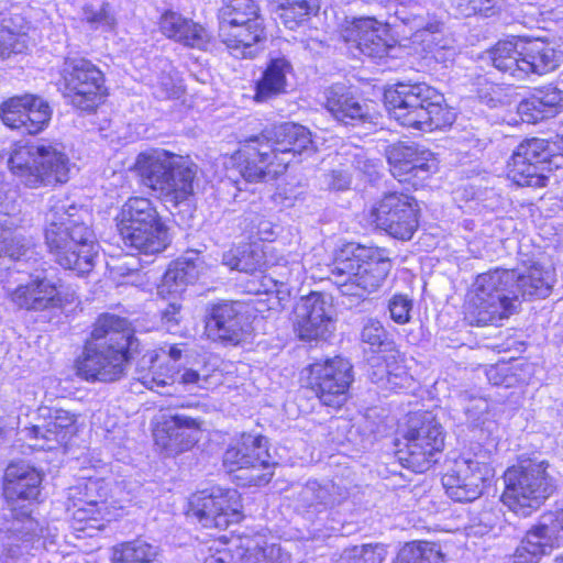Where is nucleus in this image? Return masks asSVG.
Wrapping results in <instances>:
<instances>
[{"instance_id":"nucleus-1","label":"nucleus","mask_w":563,"mask_h":563,"mask_svg":"<svg viewBox=\"0 0 563 563\" xmlns=\"http://www.w3.org/2000/svg\"><path fill=\"white\" fill-rule=\"evenodd\" d=\"M41 473L25 462L11 463L4 473L3 494L7 500L14 504L18 500H34L40 494ZM7 526L0 529L8 533L5 558L22 555L30 550L47 549L54 544V536L46 528L40 527L38 522L31 517L30 510L23 507L18 511L11 505L8 514H4Z\"/></svg>"},{"instance_id":"nucleus-2","label":"nucleus","mask_w":563,"mask_h":563,"mask_svg":"<svg viewBox=\"0 0 563 563\" xmlns=\"http://www.w3.org/2000/svg\"><path fill=\"white\" fill-rule=\"evenodd\" d=\"M65 200L51 205L46 213L45 242L54 261L65 269L87 274L95 266L99 244L93 230Z\"/></svg>"},{"instance_id":"nucleus-3","label":"nucleus","mask_w":563,"mask_h":563,"mask_svg":"<svg viewBox=\"0 0 563 563\" xmlns=\"http://www.w3.org/2000/svg\"><path fill=\"white\" fill-rule=\"evenodd\" d=\"M132 170L143 186L174 206L194 195L197 166L188 157L163 148H148L137 154Z\"/></svg>"},{"instance_id":"nucleus-4","label":"nucleus","mask_w":563,"mask_h":563,"mask_svg":"<svg viewBox=\"0 0 563 563\" xmlns=\"http://www.w3.org/2000/svg\"><path fill=\"white\" fill-rule=\"evenodd\" d=\"M385 103L399 124L420 131L443 129L455 120L443 96L424 82L397 84L385 91Z\"/></svg>"},{"instance_id":"nucleus-5","label":"nucleus","mask_w":563,"mask_h":563,"mask_svg":"<svg viewBox=\"0 0 563 563\" xmlns=\"http://www.w3.org/2000/svg\"><path fill=\"white\" fill-rule=\"evenodd\" d=\"M8 165L21 183L30 188L65 184L69 179L70 161L64 146L41 140L15 146Z\"/></svg>"},{"instance_id":"nucleus-6","label":"nucleus","mask_w":563,"mask_h":563,"mask_svg":"<svg viewBox=\"0 0 563 563\" xmlns=\"http://www.w3.org/2000/svg\"><path fill=\"white\" fill-rule=\"evenodd\" d=\"M254 0H222L219 36L235 58H254L264 48L266 32Z\"/></svg>"},{"instance_id":"nucleus-7","label":"nucleus","mask_w":563,"mask_h":563,"mask_svg":"<svg viewBox=\"0 0 563 563\" xmlns=\"http://www.w3.org/2000/svg\"><path fill=\"white\" fill-rule=\"evenodd\" d=\"M515 283L514 269H495L478 275L467 305L472 322L477 325L494 324L516 312L520 300Z\"/></svg>"},{"instance_id":"nucleus-8","label":"nucleus","mask_w":563,"mask_h":563,"mask_svg":"<svg viewBox=\"0 0 563 563\" xmlns=\"http://www.w3.org/2000/svg\"><path fill=\"white\" fill-rule=\"evenodd\" d=\"M115 221L124 245L141 253H159L170 242L168 228L147 198H129L122 205Z\"/></svg>"},{"instance_id":"nucleus-9","label":"nucleus","mask_w":563,"mask_h":563,"mask_svg":"<svg viewBox=\"0 0 563 563\" xmlns=\"http://www.w3.org/2000/svg\"><path fill=\"white\" fill-rule=\"evenodd\" d=\"M545 461L525 460L504 474L505 489L501 501L512 512L528 517L553 494V478Z\"/></svg>"},{"instance_id":"nucleus-10","label":"nucleus","mask_w":563,"mask_h":563,"mask_svg":"<svg viewBox=\"0 0 563 563\" xmlns=\"http://www.w3.org/2000/svg\"><path fill=\"white\" fill-rule=\"evenodd\" d=\"M360 252L353 257H338L331 269L334 284L340 292L346 297L364 299L380 288L391 269V262L380 251H375L362 260L365 249L357 247Z\"/></svg>"},{"instance_id":"nucleus-11","label":"nucleus","mask_w":563,"mask_h":563,"mask_svg":"<svg viewBox=\"0 0 563 563\" xmlns=\"http://www.w3.org/2000/svg\"><path fill=\"white\" fill-rule=\"evenodd\" d=\"M360 252L353 257H338L331 269L334 284L340 292L346 297L364 299L380 288L391 269V262L380 251H375L362 260L365 249L357 247Z\"/></svg>"},{"instance_id":"nucleus-12","label":"nucleus","mask_w":563,"mask_h":563,"mask_svg":"<svg viewBox=\"0 0 563 563\" xmlns=\"http://www.w3.org/2000/svg\"><path fill=\"white\" fill-rule=\"evenodd\" d=\"M561 145L544 139L522 141L514 151L507 165V175L521 187H543L547 173L562 164Z\"/></svg>"},{"instance_id":"nucleus-13","label":"nucleus","mask_w":563,"mask_h":563,"mask_svg":"<svg viewBox=\"0 0 563 563\" xmlns=\"http://www.w3.org/2000/svg\"><path fill=\"white\" fill-rule=\"evenodd\" d=\"M404 439L405 449L399 450V459L416 473L429 470L433 456L444 446L442 427L430 412L410 416Z\"/></svg>"},{"instance_id":"nucleus-14","label":"nucleus","mask_w":563,"mask_h":563,"mask_svg":"<svg viewBox=\"0 0 563 563\" xmlns=\"http://www.w3.org/2000/svg\"><path fill=\"white\" fill-rule=\"evenodd\" d=\"M57 86L74 107L84 111L93 110L106 91L103 74L81 57L65 58Z\"/></svg>"},{"instance_id":"nucleus-15","label":"nucleus","mask_w":563,"mask_h":563,"mask_svg":"<svg viewBox=\"0 0 563 563\" xmlns=\"http://www.w3.org/2000/svg\"><path fill=\"white\" fill-rule=\"evenodd\" d=\"M189 516L205 528L227 529L243 519L240 495L221 487L202 490L190 499Z\"/></svg>"},{"instance_id":"nucleus-16","label":"nucleus","mask_w":563,"mask_h":563,"mask_svg":"<svg viewBox=\"0 0 563 563\" xmlns=\"http://www.w3.org/2000/svg\"><path fill=\"white\" fill-rule=\"evenodd\" d=\"M309 386L322 405L340 408L347 400L353 366L341 356L317 362L309 367Z\"/></svg>"},{"instance_id":"nucleus-17","label":"nucleus","mask_w":563,"mask_h":563,"mask_svg":"<svg viewBox=\"0 0 563 563\" xmlns=\"http://www.w3.org/2000/svg\"><path fill=\"white\" fill-rule=\"evenodd\" d=\"M78 416L56 406H41L37 409V421L25 428V438L34 440L33 446L53 450L66 444L78 431Z\"/></svg>"},{"instance_id":"nucleus-18","label":"nucleus","mask_w":563,"mask_h":563,"mask_svg":"<svg viewBox=\"0 0 563 563\" xmlns=\"http://www.w3.org/2000/svg\"><path fill=\"white\" fill-rule=\"evenodd\" d=\"M493 476L489 464L478 457L461 456L452 468L442 476V485L450 498L460 503L477 499L486 482Z\"/></svg>"},{"instance_id":"nucleus-19","label":"nucleus","mask_w":563,"mask_h":563,"mask_svg":"<svg viewBox=\"0 0 563 563\" xmlns=\"http://www.w3.org/2000/svg\"><path fill=\"white\" fill-rule=\"evenodd\" d=\"M563 545V508L544 512L521 540L514 563H538L542 555Z\"/></svg>"},{"instance_id":"nucleus-20","label":"nucleus","mask_w":563,"mask_h":563,"mask_svg":"<svg viewBox=\"0 0 563 563\" xmlns=\"http://www.w3.org/2000/svg\"><path fill=\"white\" fill-rule=\"evenodd\" d=\"M369 218L377 228L399 240H410L418 228L413 199L404 194L391 192L371 210Z\"/></svg>"},{"instance_id":"nucleus-21","label":"nucleus","mask_w":563,"mask_h":563,"mask_svg":"<svg viewBox=\"0 0 563 563\" xmlns=\"http://www.w3.org/2000/svg\"><path fill=\"white\" fill-rule=\"evenodd\" d=\"M48 102L36 95L14 96L1 103L0 118L10 129L29 134L43 131L52 119Z\"/></svg>"},{"instance_id":"nucleus-22","label":"nucleus","mask_w":563,"mask_h":563,"mask_svg":"<svg viewBox=\"0 0 563 563\" xmlns=\"http://www.w3.org/2000/svg\"><path fill=\"white\" fill-rule=\"evenodd\" d=\"M262 139L258 135L251 136L240 151L243 161L238 166L239 173L249 183L275 179L287 169V161L276 157L269 142Z\"/></svg>"},{"instance_id":"nucleus-23","label":"nucleus","mask_w":563,"mask_h":563,"mask_svg":"<svg viewBox=\"0 0 563 563\" xmlns=\"http://www.w3.org/2000/svg\"><path fill=\"white\" fill-rule=\"evenodd\" d=\"M390 172L400 183L426 179L433 168L432 153L415 142H398L386 148Z\"/></svg>"},{"instance_id":"nucleus-24","label":"nucleus","mask_w":563,"mask_h":563,"mask_svg":"<svg viewBox=\"0 0 563 563\" xmlns=\"http://www.w3.org/2000/svg\"><path fill=\"white\" fill-rule=\"evenodd\" d=\"M128 361L129 355L87 342L77 373L87 380L111 383L124 376Z\"/></svg>"},{"instance_id":"nucleus-25","label":"nucleus","mask_w":563,"mask_h":563,"mask_svg":"<svg viewBox=\"0 0 563 563\" xmlns=\"http://www.w3.org/2000/svg\"><path fill=\"white\" fill-rule=\"evenodd\" d=\"M331 305L324 295L310 292L295 308V328L301 340L324 339L332 327Z\"/></svg>"},{"instance_id":"nucleus-26","label":"nucleus","mask_w":563,"mask_h":563,"mask_svg":"<svg viewBox=\"0 0 563 563\" xmlns=\"http://www.w3.org/2000/svg\"><path fill=\"white\" fill-rule=\"evenodd\" d=\"M342 37L372 58H383L394 47L388 26L374 18L354 20L343 30Z\"/></svg>"},{"instance_id":"nucleus-27","label":"nucleus","mask_w":563,"mask_h":563,"mask_svg":"<svg viewBox=\"0 0 563 563\" xmlns=\"http://www.w3.org/2000/svg\"><path fill=\"white\" fill-rule=\"evenodd\" d=\"M200 423L186 415L163 413L154 438L168 454H178L192 448L198 441L197 433Z\"/></svg>"},{"instance_id":"nucleus-28","label":"nucleus","mask_w":563,"mask_h":563,"mask_svg":"<svg viewBox=\"0 0 563 563\" xmlns=\"http://www.w3.org/2000/svg\"><path fill=\"white\" fill-rule=\"evenodd\" d=\"M258 136L269 142L272 152L276 157H284L287 166L297 154L311 151L312 140L310 131L292 122H285L265 130Z\"/></svg>"},{"instance_id":"nucleus-29","label":"nucleus","mask_w":563,"mask_h":563,"mask_svg":"<svg viewBox=\"0 0 563 563\" xmlns=\"http://www.w3.org/2000/svg\"><path fill=\"white\" fill-rule=\"evenodd\" d=\"M241 305L238 302H221L210 309L206 323L208 335L225 344L236 345L243 338Z\"/></svg>"},{"instance_id":"nucleus-30","label":"nucleus","mask_w":563,"mask_h":563,"mask_svg":"<svg viewBox=\"0 0 563 563\" xmlns=\"http://www.w3.org/2000/svg\"><path fill=\"white\" fill-rule=\"evenodd\" d=\"M267 459H271L267 439L262 435L243 433L236 443L224 452L223 464L230 472L243 471L247 466L265 465Z\"/></svg>"},{"instance_id":"nucleus-31","label":"nucleus","mask_w":563,"mask_h":563,"mask_svg":"<svg viewBox=\"0 0 563 563\" xmlns=\"http://www.w3.org/2000/svg\"><path fill=\"white\" fill-rule=\"evenodd\" d=\"M132 341V330L125 318L103 314L96 321L91 332V340L88 343L102 345L109 350H115L129 355Z\"/></svg>"},{"instance_id":"nucleus-32","label":"nucleus","mask_w":563,"mask_h":563,"mask_svg":"<svg viewBox=\"0 0 563 563\" xmlns=\"http://www.w3.org/2000/svg\"><path fill=\"white\" fill-rule=\"evenodd\" d=\"M221 542L213 543L209 548L210 554L206 558V563H285L282 549L276 544L264 548L255 545L253 548H238L232 553L228 547H218Z\"/></svg>"},{"instance_id":"nucleus-33","label":"nucleus","mask_w":563,"mask_h":563,"mask_svg":"<svg viewBox=\"0 0 563 563\" xmlns=\"http://www.w3.org/2000/svg\"><path fill=\"white\" fill-rule=\"evenodd\" d=\"M159 29L167 37L194 48L203 49L210 41L203 26L176 12L164 13L159 20Z\"/></svg>"},{"instance_id":"nucleus-34","label":"nucleus","mask_w":563,"mask_h":563,"mask_svg":"<svg viewBox=\"0 0 563 563\" xmlns=\"http://www.w3.org/2000/svg\"><path fill=\"white\" fill-rule=\"evenodd\" d=\"M350 494V488L342 479L323 484L309 481L299 494V501L306 508H314L320 511L342 504Z\"/></svg>"},{"instance_id":"nucleus-35","label":"nucleus","mask_w":563,"mask_h":563,"mask_svg":"<svg viewBox=\"0 0 563 563\" xmlns=\"http://www.w3.org/2000/svg\"><path fill=\"white\" fill-rule=\"evenodd\" d=\"M520 52L523 79L530 74L541 76L554 70L562 58L560 51L541 40L523 41Z\"/></svg>"},{"instance_id":"nucleus-36","label":"nucleus","mask_w":563,"mask_h":563,"mask_svg":"<svg viewBox=\"0 0 563 563\" xmlns=\"http://www.w3.org/2000/svg\"><path fill=\"white\" fill-rule=\"evenodd\" d=\"M10 298L19 308L26 310H44L55 305L56 287L47 279L36 276L25 284L19 285Z\"/></svg>"},{"instance_id":"nucleus-37","label":"nucleus","mask_w":563,"mask_h":563,"mask_svg":"<svg viewBox=\"0 0 563 563\" xmlns=\"http://www.w3.org/2000/svg\"><path fill=\"white\" fill-rule=\"evenodd\" d=\"M325 108L334 119L345 124L362 121L367 114L365 106L353 96L347 87L341 84L327 89Z\"/></svg>"},{"instance_id":"nucleus-38","label":"nucleus","mask_w":563,"mask_h":563,"mask_svg":"<svg viewBox=\"0 0 563 563\" xmlns=\"http://www.w3.org/2000/svg\"><path fill=\"white\" fill-rule=\"evenodd\" d=\"M97 499L78 498L71 501L67 510L71 514L70 526L82 537H93L104 528V508ZM81 538V534L78 536Z\"/></svg>"},{"instance_id":"nucleus-39","label":"nucleus","mask_w":563,"mask_h":563,"mask_svg":"<svg viewBox=\"0 0 563 563\" xmlns=\"http://www.w3.org/2000/svg\"><path fill=\"white\" fill-rule=\"evenodd\" d=\"M360 339L363 344L367 345L364 352L366 362L372 367L379 366L382 356L394 352L397 347L383 323L373 318L363 323Z\"/></svg>"},{"instance_id":"nucleus-40","label":"nucleus","mask_w":563,"mask_h":563,"mask_svg":"<svg viewBox=\"0 0 563 563\" xmlns=\"http://www.w3.org/2000/svg\"><path fill=\"white\" fill-rule=\"evenodd\" d=\"M199 276V266L192 258H178L169 264L161 284L158 295L162 297L180 295L189 284Z\"/></svg>"},{"instance_id":"nucleus-41","label":"nucleus","mask_w":563,"mask_h":563,"mask_svg":"<svg viewBox=\"0 0 563 563\" xmlns=\"http://www.w3.org/2000/svg\"><path fill=\"white\" fill-rule=\"evenodd\" d=\"M290 70L291 65L285 57L273 58L257 81L255 99L267 101L284 93L287 85L286 76Z\"/></svg>"},{"instance_id":"nucleus-42","label":"nucleus","mask_w":563,"mask_h":563,"mask_svg":"<svg viewBox=\"0 0 563 563\" xmlns=\"http://www.w3.org/2000/svg\"><path fill=\"white\" fill-rule=\"evenodd\" d=\"M378 369L373 372L372 378L376 382L386 380L390 389L410 388L413 384L412 376L404 365L401 354L396 347L394 352L383 355Z\"/></svg>"},{"instance_id":"nucleus-43","label":"nucleus","mask_w":563,"mask_h":563,"mask_svg":"<svg viewBox=\"0 0 563 563\" xmlns=\"http://www.w3.org/2000/svg\"><path fill=\"white\" fill-rule=\"evenodd\" d=\"M523 40L499 41L489 52L493 66L517 79H523L521 52Z\"/></svg>"},{"instance_id":"nucleus-44","label":"nucleus","mask_w":563,"mask_h":563,"mask_svg":"<svg viewBox=\"0 0 563 563\" xmlns=\"http://www.w3.org/2000/svg\"><path fill=\"white\" fill-rule=\"evenodd\" d=\"M552 273L543 269L539 265H532L525 273L516 271L515 290H517L518 298L536 297L545 298L549 296L552 288Z\"/></svg>"},{"instance_id":"nucleus-45","label":"nucleus","mask_w":563,"mask_h":563,"mask_svg":"<svg viewBox=\"0 0 563 563\" xmlns=\"http://www.w3.org/2000/svg\"><path fill=\"white\" fill-rule=\"evenodd\" d=\"M27 48L26 35L22 32V18H3L0 22V59L22 54Z\"/></svg>"},{"instance_id":"nucleus-46","label":"nucleus","mask_w":563,"mask_h":563,"mask_svg":"<svg viewBox=\"0 0 563 563\" xmlns=\"http://www.w3.org/2000/svg\"><path fill=\"white\" fill-rule=\"evenodd\" d=\"M157 556V547L137 539L113 547L111 560L113 563H153Z\"/></svg>"},{"instance_id":"nucleus-47","label":"nucleus","mask_w":563,"mask_h":563,"mask_svg":"<svg viewBox=\"0 0 563 563\" xmlns=\"http://www.w3.org/2000/svg\"><path fill=\"white\" fill-rule=\"evenodd\" d=\"M33 242L22 234L18 228L0 229V260L8 256L11 260H30L33 255Z\"/></svg>"},{"instance_id":"nucleus-48","label":"nucleus","mask_w":563,"mask_h":563,"mask_svg":"<svg viewBox=\"0 0 563 563\" xmlns=\"http://www.w3.org/2000/svg\"><path fill=\"white\" fill-rule=\"evenodd\" d=\"M394 563H445L440 548L430 542L407 543L398 552Z\"/></svg>"},{"instance_id":"nucleus-49","label":"nucleus","mask_w":563,"mask_h":563,"mask_svg":"<svg viewBox=\"0 0 563 563\" xmlns=\"http://www.w3.org/2000/svg\"><path fill=\"white\" fill-rule=\"evenodd\" d=\"M223 264L231 269L253 274L262 267L263 255L247 246L223 254Z\"/></svg>"},{"instance_id":"nucleus-50","label":"nucleus","mask_w":563,"mask_h":563,"mask_svg":"<svg viewBox=\"0 0 563 563\" xmlns=\"http://www.w3.org/2000/svg\"><path fill=\"white\" fill-rule=\"evenodd\" d=\"M312 0H282L279 5V19L289 30L299 26L310 15Z\"/></svg>"},{"instance_id":"nucleus-51","label":"nucleus","mask_w":563,"mask_h":563,"mask_svg":"<svg viewBox=\"0 0 563 563\" xmlns=\"http://www.w3.org/2000/svg\"><path fill=\"white\" fill-rule=\"evenodd\" d=\"M451 4L462 16L475 14L490 16L503 9L504 0H451Z\"/></svg>"},{"instance_id":"nucleus-52","label":"nucleus","mask_w":563,"mask_h":563,"mask_svg":"<svg viewBox=\"0 0 563 563\" xmlns=\"http://www.w3.org/2000/svg\"><path fill=\"white\" fill-rule=\"evenodd\" d=\"M303 273V266L297 260L285 261L284 263H276L272 271V276H266L264 286L272 284H292L299 283Z\"/></svg>"},{"instance_id":"nucleus-53","label":"nucleus","mask_w":563,"mask_h":563,"mask_svg":"<svg viewBox=\"0 0 563 563\" xmlns=\"http://www.w3.org/2000/svg\"><path fill=\"white\" fill-rule=\"evenodd\" d=\"M84 20L90 25L93 30H103L111 31L115 26V18L110 11V5L108 3H102L100 8H95L92 5H85L82 8Z\"/></svg>"},{"instance_id":"nucleus-54","label":"nucleus","mask_w":563,"mask_h":563,"mask_svg":"<svg viewBox=\"0 0 563 563\" xmlns=\"http://www.w3.org/2000/svg\"><path fill=\"white\" fill-rule=\"evenodd\" d=\"M517 112L521 120L527 123H537L538 121L551 118L537 91L518 104Z\"/></svg>"},{"instance_id":"nucleus-55","label":"nucleus","mask_w":563,"mask_h":563,"mask_svg":"<svg viewBox=\"0 0 563 563\" xmlns=\"http://www.w3.org/2000/svg\"><path fill=\"white\" fill-rule=\"evenodd\" d=\"M107 493L103 486V482L99 479H88L84 484H79L76 487L69 489V499L71 501H78V498L84 499H97L100 505H104L103 498Z\"/></svg>"},{"instance_id":"nucleus-56","label":"nucleus","mask_w":563,"mask_h":563,"mask_svg":"<svg viewBox=\"0 0 563 563\" xmlns=\"http://www.w3.org/2000/svg\"><path fill=\"white\" fill-rule=\"evenodd\" d=\"M390 318L398 324H405L410 320L412 300L405 295H394L388 302Z\"/></svg>"},{"instance_id":"nucleus-57","label":"nucleus","mask_w":563,"mask_h":563,"mask_svg":"<svg viewBox=\"0 0 563 563\" xmlns=\"http://www.w3.org/2000/svg\"><path fill=\"white\" fill-rule=\"evenodd\" d=\"M349 551L356 563H382L386 555L385 549L378 544L355 545L349 548Z\"/></svg>"},{"instance_id":"nucleus-58","label":"nucleus","mask_w":563,"mask_h":563,"mask_svg":"<svg viewBox=\"0 0 563 563\" xmlns=\"http://www.w3.org/2000/svg\"><path fill=\"white\" fill-rule=\"evenodd\" d=\"M537 93L539 98L542 99V104L545 107L551 118L563 111V90L554 86H548L538 89Z\"/></svg>"},{"instance_id":"nucleus-59","label":"nucleus","mask_w":563,"mask_h":563,"mask_svg":"<svg viewBox=\"0 0 563 563\" xmlns=\"http://www.w3.org/2000/svg\"><path fill=\"white\" fill-rule=\"evenodd\" d=\"M273 464L271 459H267V464L257 466H247L243 471L245 474H241L239 478H245L250 485H264L267 484L273 476Z\"/></svg>"},{"instance_id":"nucleus-60","label":"nucleus","mask_w":563,"mask_h":563,"mask_svg":"<svg viewBox=\"0 0 563 563\" xmlns=\"http://www.w3.org/2000/svg\"><path fill=\"white\" fill-rule=\"evenodd\" d=\"M489 404L484 398L471 399L470 404L465 408V415L467 421L474 427H482L486 422L488 415Z\"/></svg>"},{"instance_id":"nucleus-61","label":"nucleus","mask_w":563,"mask_h":563,"mask_svg":"<svg viewBox=\"0 0 563 563\" xmlns=\"http://www.w3.org/2000/svg\"><path fill=\"white\" fill-rule=\"evenodd\" d=\"M135 379H137L146 388L156 391H158L161 387L172 385L175 382L173 374L156 375L151 371L146 373L140 371Z\"/></svg>"},{"instance_id":"nucleus-62","label":"nucleus","mask_w":563,"mask_h":563,"mask_svg":"<svg viewBox=\"0 0 563 563\" xmlns=\"http://www.w3.org/2000/svg\"><path fill=\"white\" fill-rule=\"evenodd\" d=\"M417 26H418L417 36L422 37L423 33H428L429 35L433 36L432 43L434 44V47L431 48V52L437 53L439 49H449L450 48V46L448 45L446 42L442 44L441 43L442 41H437L435 35L441 33L442 27H443V24L440 21L434 20L432 22L426 23L424 25L417 24Z\"/></svg>"},{"instance_id":"nucleus-63","label":"nucleus","mask_w":563,"mask_h":563,"mask_svg":"<svg viewBox=\"0 0 563 563\" xmlns=\"http://www.w3.org/2000/svg\"><path fill=\"white\" fill-rule=\"evenodd\" d=\"M180 305L176 301L170 302L162 310L161 319L167 331L174 332L180 322Z\"/></svg>"},{"instance_id":"nucleus-64","label":"nucleus","mask_w":563,"mask_h":563,"mask_svg":"<svg viewBox=\"0 0 563 563\" xmlns=\"http://www.w3.org/2000/svg\"><path fill=\"white\" fill-rule=\"evenodd\" d=\"M351 180L344 170H331L323 175V184L329 189L344 190L349 187Z\"/></svg>"}]
</instances>
